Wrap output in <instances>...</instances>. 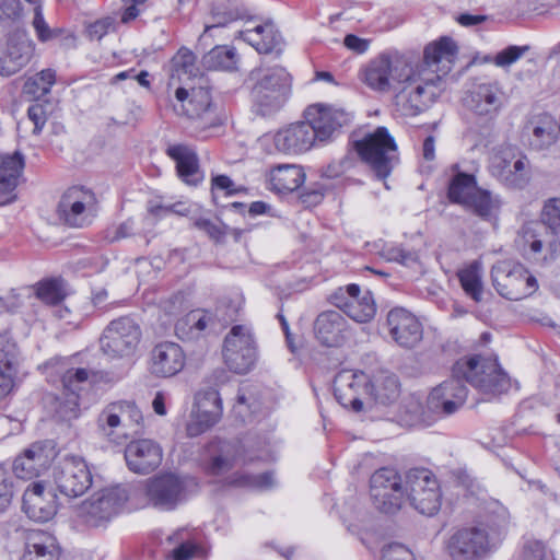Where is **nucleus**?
Returning a JSON list of instances; mask_svg holds the SVG:
<instances>
[{
	"label": "nucleus",
	"instance_id": "nucleus-1",
	"mask_svg": "<svg viewBox=\"0 0 560 560\" xmlns=\"http://www.w3.org/2000/svg\"><path fill=\"white\" fill-rule=\"evenodd\" d=\"M406 80H401L396 95V106L401 115L413 117L430 108L445 90L442 74L429 67L413 66Z\"/></svg>",
	"mask_w": 560,
	"mask_h": 560
},
{
	"label": "nucleus",
	"instance_id": "nucleus-2",
	"mask_svg": "<svg viewBox=\"0 0 560 560\" xmlns=\"http://www.w3.org/2000/svg\"><path fill=\"white\" fill-rule=\"evenodd\" d=\"M248 81L253 82L250 96L260 115H270L284 105L290 91V74L283 67H257L249 72Z\"/></svg>",
	"mask_w": 560,
	"mask_h": 560
},
{
	"label": "nucleus",
	"instance_id": "nucleus-3",
	"mask_svg": "<svg viewBox=\"0 0 560 560\" xmlns=\"http://www.w3.org/2000/svg\"><path fill=\"white\" fill-rule=\"evenodd\" d=\"M142 421V413L133 401L117 400L102 409L96 424L103 438L116 445H121L141 433Z\"/></svg>",
	"mask_w": 560,
	"mask_h": 560
},
{
	"label": "nucleus",
	"instance_id": "nucleus-4",
	"mask_svg": "<svg viewBox=\"0 0 560 560\" xmlns=\"http://www.w3.org/2000/svg\"><path fill=\"white\" fill-rule=\"evenodd\" d=\"M455 375H464L465 381L485 395L495 396L510 387L508 375L494 359L472 355L454 364Z\"/></svg>",
	"mask_w": 560,
	"mask_h": 560
},
{
	"label": "nucleus",
	"instance_id": "nucleus-5",
	"mask_svg": "<svg viewBox=\"0 0 560 560\" xmlns=\"http://www.w3.org/2000/svg\"><path fill=\"white\" fill-rule=\"evenodd\" d=\"M410 61L399 54H381L360 69L359 78L370 89L389 92L406 80Z\"/></svg>",
	"mask_w": 560,
	"mask_h": 560
},
{
	"label": "nucleus",
	"instance_id": "nucleus-6",
	"mask_svg": "<svg viewBox=\"0 0 560 560\" xmlns=\"http://www.w3.org/2000/svg\"><path fill=\"white\" fill-rule=\"evenodd\" d=\"M490 174L508 188L523 189L532 178L528 158L517 147L501 145L491 156Z\"/></svg>",
	"mask_w": 560,
	"mask_h": 560
},
{
	"label": "nucleus",
	"instance_id": "nucleus-7",
	"mask_svg": "<svg viewBox=\"0 0 560 560\" xmlns=\"http://www.w3.org/2000/svg\"><path fill=\"white\" fill-rule=\"evenodd\" d=\"M222 359L225 366L235 374H246L258 360V348L250 327L233 326L224 337Z\"/></svg>",
	"mask_w": 560,
	"mask_h": 560
},
{
	"label": "nucleus",
	"instance_id": "nucleus-8",
	"mask_svg": "<svg viewBox=\"0 0 560 560\" xmlns=\"http://www.w3.org/2000/svg\"><path fill=\"white\" fill-rule=\"evenodd\" d=\"M359 156L368 163L378 178H386L397 159L394 138L385 127H377L374 132L354 142Z\"/></svg>",
	"mask_w": 560,
	"mask_h": 560
},
{
	"label": "nucleus",
	"instance_id": "nucleus-9",
	"mask_svg": "<svg viewBox=\"0 0 560 560\" xmlns=\"http://www.w3.org/2000/svg\"><path fill=\"white\" fill-rule=\"evenodd\" d=\"M492 283L504 299L520 301L533 295L538 283L536 278L521 264L503 260L491 270Z\"/></svg>",
	"mask_w": 560,
	"mask_h": 560
},
{
	"label": "nucleus",
	"instance_id": "nucleus-10",
	"mask_svg": "<svg viewBox=\"0 0 560 560\" xmlns=\"http://www.w3.org/2000/svg\"><path fill=\"white\" fill-rule=\"evenodd\" d=\"M441 490L436 477L429 469L416 468L406 474L405 502L419 513L434 515L441 506Z\"/></svg>",
	"mask_w": 560,
	"mask_h": 560
},
{
	"label": "nucleus",
	"instance_id": "nucleus-11",
	"mask_svg": "<svg viewBox=\"0 0 560 560\" xmlns=\"http://www.w3.org/2000/svg\"><path fill=\"white\" fill-rule=\"evenodd\" d=\"M129 494L125 487L114 486L95 492L79 508V517L91 527L105 526L122 510Z\"/></svg>",
	"mask_w": 560,
	"mask_h": 560
},
{
	"label": "nucleus",
	"instance_id": "nucleus-12",
	"mask_svg": "<svg viewBox=\"0 0 560 560\" xmlns=\"http://www.w3.org/2000/svg\"><path fill=\"white\" fill-rule=\"evenodd\" d=\"M192 480L174 472H163L145 480L149 503L162 511L175 510L188 498Z\"/></svg>",
	"mask_w": 560,
	"mask_h": 560
},
{
	"label": "nucleus",
	"instance_id": "nucleus-13",
	"mask_svg": "<svg viewBox=\"0 0 560 560\" xmlns=\"http://www.w3.org/2000/svg\"><path fill=\"white\" fill-rule=\"evenodd\" d=\"M95 194L82 186H72L61 196L57 213L59 220L69 228L82 229L92 224L96 217Z\"/></svg>",
	"mask_w": 560,
	"mask_h": 560
},
{
	"label": "nucleus",
	"instance_id": "nucleus-14",
	"mask_svg": "<svg viewBox=\"0 0 560 560\" xmlns=\"http://www.w3.org/2000/svg\"><path fill=\"white\" fill-rule=\"evenodd\" d=\"M141 328L130 317L124 316L112 320L100 339L101 350L112 359H124L133 355L140 340Z\"/></svg>",
	"mask_w": 560,
	"mask_h": 560
},
{
	"label": "nucleus",
	"instance_id": "nucleus-15",
	"mask_svg": "<svg viewBox=\"0 0 560 560\" xmlns=\"http://www.w3.org/2000/svg\"><path fill=\"white\" fill-rule=\"evenodd\" d=\"M373 505L385 514H395L405 503V482L393 468H381L370 479Z\"/></svg>",
	"mask_w": 560,
	"mask_h": 560
},
{
	"label": "nucleus",
	"instance_id": "nucleus-16",
	"mask_svg": "<svg viewBox=\"0 0 560 560\" xmlns=\"http://www.w3.org/2000/svg\"><path fill=\"white\" fill-rule=\"evenodd\" d=\"M492 538L483 527H466L455 532L446 544L452 560H481L490 553Z\"/></svg>",
	"mask_w": 560,
	"mask_h": 560
},
{
	"label": "nucleus",
	"instance_id": "nucleus-17",
	"mask_svg": "<svg viewBox=\"0 0 560 560\" xmlns=\"http://www.w3.org/2000/svg\"><path fill=\"white\" fill-rule=\"evenodd\" d=\"M54 482L60 493L77 498L92 486V472L82 457L66 456L54 469Z\"/></svg>",
	"mask_w": 560,
	"mask_h": 560
},
{
	"label": "nucleus",
	"instance_id": "nucleus-18",
	"mask_svg": "<svg viewBox=\"0 0 560 560\" xmlns=\"http://www.w3.org/2000/svg\"><path fill=\"white\" fill-rule=\"evenodd\" d=\"M331 303L357 323H368L376 314V304L369 290L361 291L358 284L339 288L331 295Z\"/></svg>",
	"mask_w": 560,
	"mask_h": 560
},
{
	"label": "nucleus",
	"instance_id": "nucleus-19",
	"mask_svg": "<svg viewBox=\"0 0 560 560\" xmlns=\"http://www.w3.org/2000/svg\"><path fill=\"white\" fill-rule=\"evenodd\" d=\"M464 375H455L432 389L428 396V409L435 416H450L463 406L467 397Z\"/></svg>",
	"mask_w": 560,
	"mask_h": 560
},
{
	"label": "nucleus",
	"instance_id": "nucleus-20",
	"mask_svg": "<svg viewBox=\"0 0 560 560\" xmlns=\"http://www.w3.org/2000/svg\"><path fill=\"white\" fill-rule=\"evenodd\" d=\"M305 117L312 125L318 141L334 138L343 127L352 121V114L331 105L315 104L308 106Z\"/></svg>",
	"mask_w": 560,
	"mask_h": 560
},
{
	"label": "nucleus",
	"instance_id": "nucleus-21",
	"mask_svg": "<svg viewBox=\"0 0 560 560\" xmlns=\"http://www.w3.org/2000/svg\"><path fill=\"white\" fill-rule=\"evenodd\" d=\"M505 94L497 81L476 82L465 97L466 107L477 116L493 118L502 109Z\"/></svg>",
	"mask_w": 560,
	"mask_h": 560
},
{
	"label": "nucleus",
	"instance_id": "nucleus-22",
	"mask_svg": "<svg viewBox=\"0 0 560 560\" xmlns=\"http://www.w3.org/2000/svg\"><path fill=\"white\" fill-rule=\"evenodd\" d=\"M55 456V446L50 441L34 442L14 458L12 471L16 478L32 479L46 470Z\"/></svg>",
	"mask_w": 560,
	"mask_h": 560
},
{
	"label": "nucleus",
	"instance_id": "nucleus-23",
	"mask_svg": "<svg viewBox=\"0 0 560 560\" xmlns=\"http://www.w3.org/2000/svg\"><path fill=\"white\" fill-rule=\"evenodd\" d=\"M221 415L222 402L217 390L198 394L186 425L187 434L191 438L202 434L219 421Z\"/></svg>",
	"mask_w": 560,
	"mask_h": 560
},
{
	"label": "nucleus",
	"instance_id": "nucleus-24",
	"mask_svg": "<svg viewBox=\"0 0 560 560\" xmlns=\"http://www.w3.org/2000/svg\"><path fill=\"white\" fill-rule=\"evenodd\" d=\"M34 48L25 30L16 27L10 32L7 47L0 55V74L9 77L20 71L30 62Z\"/></svg>",
	"mask_w": 560,
	"mask_h": 560
},
{
	"label": "nucleus",
	"instance_id": "nucleus-25",
	"mask_svg": "<svg viewBox=\"0 0 560 560\" xmlns=\"http://www.w3.org/2000/svg\"><path fill=\"white\" fill-rule=\"evenodd\" d=\"M89 371L86 369H68L62 372V397L56 399V417L62 421L77 419L79 409V390L88 382Z\"/></svg>",
	"mask_w": 560,
	"mask_h": 560
},
{
	"label": "nucleus",
	"instance_id": "nucleus-26",
	"mask_svg": "<svg viewBox=\"0 0 560 560\" xmlns=\"http://www.w3.org/2000/svg\"><path fill=\"white\" fill-rule=\"evenodd\" d=\"M388 332L400 347L412 349L423 337V329L418 318L404 307L392 308L386 318Z\"/></svg>",
	"mask_w": 560,
	"mask_h": 560
},
{
	"label": "nucleus",
	"instance_id": "nucleus-27",
	"mask_svg": "<svg viewBox=\"0 0 560 560\" xmlns=\"http://www.w3.org/2000/svg\"><path fill=\"white\" fill-rule=\"evenodd\" d=\"M185 364L186 354L176 342H159L150 352L149 370L156 377H173L183 371Z\"/></svg>",
	"mask_w": 560,
	"mask_h": 560
},
{
	"label": "nucleus",
	"instance_id": "nucleus-28",
	"mask_svg": "<svg viewBox=\"0 0 560 560\" xmlns=\"http://www.w3.org/2000/svg\"><path fill=\"white\" fill-rule=\"evenodd\" d=\"M276 151L284 154H301L308 151L317 138L308 120L291 124L272 136Z\"/></svg>",
	"mask_w": 560,
	"mask_h": 560
},
{
	"label": "nucleus",
	"instance_id": "nucleus-29",
	"mask_svg": "<svg viewBox=\"0 0 560 560\" xmlns=\"http://www.w3.org/2000/svg\"><path fill=\"white\" fill-rule=\"evenodd\" d=\"M162 458V447L151 439H132L125 450L126 464L136 474H150L161 465Z\"/></svg>",
	"mask_w": 560,
	"mask_h": 560
},
{
	"label": "nucleus",
	"instance_id": "nucleus-30",
	"mask_svg": "<svg viewBox=\"0 0 560 560\" xmlns=\"http://www.w3.org/2000/svg\"><path fill=\"white\" fill-rule=\"evenodd\" d=\"M368 390V376L361 371L342 370L334 380V394L343 407L350 406L359 412L363 408L360 399L362 392Z\"/></svg>",
	"mask_w": 560,
	"mask_h": 560
},
{
	"label": "nucleus",
	"instance_id": "nucleus-31",
	"mask_svg": "<svg viewBox=\"0 0 560 560\" xmlns=\"http://www.w3.org/2000/svg\"><path fill=\"white\" fill-rule=\"evenodd\" d=\"M23 511L35 522H48L57 513L56 494L40 483H33L23 494Z\"/></svg>",
	"mask_w": 560,
	"mask_h": 560
},
{
	"label": "nucleus",
	"instance_id": "nucleus-32",
	"mask_svg": "<svg viewBox=\"0 0 560 560\" xmlns=\"http://www.w3.org/2000/svg\"><path fill=\"white\" fill-rule=\"evenodd\" d=\"M457 56V43L448 36H442L425 46L423 61L417 66L429 67L445 78L452 70Z\"/></svg>",
	"mask_w": 560,
	"mask_h": 560
},
{
	"label": "nucleus",
	"instance_id": "nucleus-33",
	"mask_svg": "<svg viewBox=\"0 0 560 560\" xmlns=\"http://www.w3.org/2000/svg\"><path fill=\"white\" fill-rule=\"evenodd\" d=\"M24 166L25 159L21 152L0 154V206L15 200Z\"/></svg>",
	"mask_w": 560,
	"mask_h": 560
},
{
	"label": "nucleus",
	"instance_id": "nucleus-34",
	"mask_svg": "<svg viewBox=\"0 0 560 560\" xmlns=\"http://www.w3.org/2000/svg\"><path fill=\"white\" fill-rule=\"evenodd\" d=\"M524 132L532 149L537 151L546 150L558 138L557 121L548 113L533 114L525 122Z\"/></svg>",
	"mask_w": 560,
	"mask_h": 560
},
{
	"label": "nucleus",
	"instance_id": "nucleus-35",
	"mask_svg": "<svg viewBox=\"0 0 560 560\" xmlns=\"http://www.w3.org/2000/svg\"><path fill=\"white\" fill-rule=\"evenodd\" d=\"M240 455V446L228 441H212L206 448L205 470L214 476L228 472L234 467Z\"/></svg>",
	"mask_w": 560,
	"mask_h": 560
},
{
	"label": "nucleus",
	"instance_id": "nucleus-36",
	"mask_svg": "<svg viewBox=\"0 0 560 560\" xmlns=\"http://www.w3.org/2000/svg\"><path fill=\"white\" fill-rule=\"evenodd\" d=\"M348 322L337 311H327L319 314L314 323L317 339L325 346L337 347L347 336Z\"/></svg>",
	"mask_w": 560,
	"mask_h": 560
},
{
	"label": "nucleus",
	"instance_id": "nucleus-37",
	"mask_svg": "<svg viewBox=\"0 0 560 560\" xmlns=\"http://www.w3.org/2000/svg\"><path fill=\"white\" fill-rule=\"evenodd\" d=\"M305 172L296 164H279L267 174V188L276 194H290L305 182Z\"/></svg>",
	"mask_w": 560,
	"mask_h": 560
},
{
	"label": "nucleus",
	"instance_id": "nucleus-38",
	"mask_svg": "<svg viewBox=\"0 0 560 560\" xmlns=\"http://www.w3.org/2000/svg\"><path fill=\"white\" fill-rule=\"evenodd\" d=\"M175 161L179 178L188 185L196 186L202 180L198 156L195 150L186 144H173L166 150Z\"/></svg>",
	"mask_w": 560,
	"mask_h": 560
},
{
	"label": "nucleus",
	"instance_id": "nucleus-39",
	"mask_svg": "<svg viewBox=\"0 0 560 560\" xmlns=\"http://www.w3.org/2000/svg\"><path fill=\"white\" fill-rule=\"evenodd\" d=\"M60 548L57 539L43 530H31L26 536L21 560H59Z\"/></svg>",
	"mask_w": 560,
	"mask_h": 560
},
{
	"label": "nucleus",
	"instance_id": "nucleus-40",
	"mask_svg": "<svg viewBox=\"0 0 560 560\" xmlns=\"http://www.w3.org/2000/svg\"><path fill=\"white\" fill-rule=\"evenodd\" d=\"M238 37L248 43L259 54H269L281 45V35L272 23L257 25L253 30L240 31Z\"/></svg>",
	"mask_w": 560,
	"mask_h": 560
},
{
	"label": "nucleus",
	"instance_id": "nucleus-41",
	"mask_svg": "<svg viewBox=\"0 0 560 560\" xmlns=\"http://www.w3.org/2000/svg\"><path fill=\"white\" fill-rule=\"evenodd\" d=\"M214 324L213 316L202 310L189 312L175 324V332L180 339H191Z\"/></svg>",
	"mask_w": 560,
	"mask_h": 560
},
{
	"label": "nucleus",
	"instance_id": "nucleus-42",
	"mask_svg": "<svg viewBox=\"0 0 560 560\" xmlns=\"http://www.w3.org/2000/svg\"><path fill=\"white\" fill-rule=\"evenodd\" d=\"M501 205L499 196L478 187L464 208L483 220H491L499 213Z\"/></svg>",
	"mask_w": 560,
	"mask_h": 560
},
{
	"label": "nucleus",
	"instance_id": "nucleus-43",
	"mask_svg": "<svg viewBox=\"0 0 560 560\" xmlns=\"http://www.w3.org/2000/svg\"><path fill=\"white\" fill-rule=\"evenodd\" d=\"M368 390L374 397L375 401L381 405H390L397 400L400 394L398 378L392 373H380L368 386Z\"/></svg>",
	"mask_w": 560,
	"mask_h": 560
},
{
	"label": "nucleus",
	"instance_id": "nucleus-44",
	"mask_svg": "<svg viewBox=\"0 0 560 560\" xmlns=\"http://www.w3.org/2000/svg\"><path fill=\"white\" fill-rule=\"evenodd\" d=\"M477 189L474 175L457 171L448 183L447 197L452 203L465 207Z\"/></svg>",
	"mask_w": 560,
	"mask_h": 560
},
{
	"label": "nucleus",
	"instance_id": "nucleus-45",
	"mask_svg": "<svg viewBox=\"0 0 560 560\" xmlns=\"http://www.w3.org/2000/svg\"><path fill=\"white\" fill-rule=\"evenodd\" d=\"M238 57L233 47L215 46L202 57V66L207 70L234 71L237 69Z\"/></svg>",
	"mask_w": 560,
	"mask_h": 560
},
{
	"label": "nucleus",
	"instance_id": "nucleus-46",
	"mask_svg": "<svg viewBox=\"0 0 560 560\" xmlns=\"http://www.w3.org/2000/svg\"><path fill=\"white\" fill-rule=\"evenodd\" d=\"M457 277L466 295L472 299L476 303L481 302L483 284L480 264L474 261L465 268H462L458 270Z\"/></svg>",
	"mask_w": 560,
	"mask_h": 560
},
{
	"label": "nucleus",
	"instance_id": "nucleus-47",
	"mask_svg": "<svg viewBox=\"0 0 560 560\" xmlns=\"http://www.w3.org/2000/svg\"><path fill=\"white\" fill-rule=\"evenodd\" d=\"M242 18L240 10L229 2H219L212 7L210 21L205 24L201 37L211 36L217 28L224 27Z\"/></svg>",
	"mask_w": 560,
	"mask_h": 560
},
{
	"label": "nucleus",
	"instance_id": "nucleus-48",
	"mask_svg": "<svg viewBox=\"0 0 560 560\" xmlns=\"http://www.w3.org/2000/svg\"><path fill=\"white\" fill-rule=\"evenodd\" d=\"M176 100L182 103V113L190 114V112L207 110L210 107V94L208 89H192L189 93L184 88H178L175 92Z\"/></svg>",
	"mask_w": 560,
	"mask_h": 560
},
{
	"label": "nucleus",
	"instance_id": "nucleus-49",
	"mask_svg": "<svg viewBox=\"0 0 560 560\" xmlns=\"http://www.w3.org/2000/svg\"><path fill=\"white\" fill-rule=\"evenodd\" d=\"M16 364V355L13 351L0 349V401L4 399L14 387Z\"/></svg>",
	"mask_w": 560,
	"mask_h": 560
},
{
	"label": "nucleus",
	"instance_id": "nucleus-50",
	"mask_svg": "<svg viewBox=\"0 0 560 560\" xmlns=\"http://www.w3.org/2000/svg\"><path fill=\"white\" fill-rule=\"evenodd\" d=\"M544 224L538 221H530L525 223L520 232H518V244L526 250V247L529 248V252L534 255L540 254L542 250V240L541 234L544 233Z\"/></svg>",
	"mask_w": 560,
	"mask_h": 560
},
{
	"label": "nucleus",
	"instance_id": "nucleus-51",
	"mask_svg": "<svg viewBox=\"0 0 560 560\" xmlns=\"http://www.w3.org/2000/svg\"><path fill=\"white\" fill-rule=\"evenodd\" d=\"M56 82V72L51 69H45L28 78L24 83V92L35 98L43 97L50 92Z\"/></svg>",
	"mask_w": 560,
	"mask_h": 560
},
{
	"label": "nucleus",
	"instance_id": "nucleus-52",
	"mask_svg": "<svg viewBox=\"0 0 560 560\" xmlns=\"http://www.w3.org/2000/svg\"><path fill=\"white\" fill-rule=\"evenodd\" d=\"M196 57L194 52L187 48H180L172 58V78L180 79L183 75L188 78L197 74Z\"/></svg>",
	"mask_w": 560,
	"mask_h": 560
},
{
	"label": "nucleus",
	"instance_id": "nucleus-53",
	"mask_svg": "<svg viewBox=\"0 0 560 560\" xmlns=\"http://www.w3.org/2000/svg\"><path fill=\"white\" fill-rule=\"evenodd\" d=\"M541 222L555 234H560V197H552L544 202Z\"/></svg>",
	"mask_w": 560,
	"mask_h": 560
},
{
	"label": "nucleus",
	"instance_id": "nucleus-54",
	"mask_svg": "<svg viewBox=\"0 0 560 560\" xmlns=\"http://www.w3.org/2000/svg\"><path fill=\"white\" fill-rule=\"evenodd\" d=\"M232 483L257 490H268L276 485V480L272 472L267 471L259 475H241L233 479Z\"/></svg>",
	"mask_w": 560,
	"mask_h": 560
},
{
	"label": "nucleus",
	"instance_id": "nucleus-55",
	"mask_svg": "<svg viewBox=\"0 0 560 560\" xmlns=\"http://www.w3.org/2000/svg\"><path fill=\"white\" fill-rule=\"evenodd\" d=\"M36 295L47 304H57L65 298L61 282L58 280H47L39 283Z\"/></svg>",
	"mask_w": 560,
	"mask_h": 560
},
{
	"label": "nucleus",
	"instance_id": "nucleus-56",
	"mask_svg": "<svg viewBox=\"0 0 560 560\" xmlns=\"http://www.w3.org/2000/svg\"><path fill=\"white\" fill-rule=\"evenodd\" d=\"M31 296L30 289L12 290L0 296V314L18 312Z\"/></svg>",
	"mask_w": 560,
	"mask_h": 560
},
{
	"label": "nucleus",
	"instance_id": "nucleus-57",
	"mask_svg": "<svg viewBox=\"0 0 560 560\" xmlns=\"http://www.w3.org/2000/svg\"><path fill=\"white\" fill-rule=\"evenodd\" d=\"M15 494L14 482L9 471L0 465V514L11 505Z\"/></svg>",
	"mask_w": 560,
	"mask_h": 560
},
{
	"label": "nucleus",
	"instance_id": "nucleus-58",
	"mask_svg": "<svg viewBox=\"0 0 560 560\" xmlns=\"http://www.w3.org/2000/svg\"><path fill=\"white\" fill-rule=\"evenodd\" d=\"M32 25L35 30L36 36L40 42L51 40L59 35V31L51 28L44 19L43 9L40 5H36L34 9V18Z\"/></svg>",
	"mask_w": 560,
	"mask_h": 560
},
{
	"label": "nucleus",
	"instance_id": "nucleus-59",
	"mask_svg": "<svg viewBox=\"0 0 560 560\" xmlns=\"http://www.w3.org/2000/svg\"><path fill=\"white\" fill-rule=\"evenodd\" d=\"M194 226L205 232L215 242L222 241L225 235V226L222 223L214 222L208 218L199 217L194 220Z\"/></svg>",
	"mask_w": 560,
	"mask_h": 560
},
{
	"label": "nucleus",
	"instance_id": "nucleus-60",
	"mask_svg": "<svg viewBox=\"0 0 560 560\" xmlns=\"http://www.w3.org/2000/svg\"><path fill=\"white\" fill-rule=\"evenodd\" d=\"M523 560H552V557L541 541L528 540L523 548Z\"/></svg>",
	"mask_w": 560,
	"mask_h": 560
},
{
	"label": "nucleus",
	"instance_id": "nucleus-61",
	"mask_svg": "<svg viewBox=\"0 0 560 560\" xmlns=\"http://www.w3.org/2000/svg\"><path fill=\"white\" fill-rule=\"evenodd\" d=\"M384 257L388 261H396L404 266H409L418 261L416 252L405 250L401 247H388L384 250Z\"/></svg>",
	"mask_w": 560,
	"mask_h": 560
},
{
	"label": "nucleus",
	"instance_id": "nucleus-62",
	"mask_svg": "<svg viewBox=\"0 0 560 560\" xmlns=\"http://www.w3.org/2000/svg\"><path fill=\"white\" fill-rule=\"evenodd\" d=\"M382 560H415V557L406 546L393 542L382 549Z\"/></svg>",
	"mask_w": 560,
	"mask_h": 560
},
{
	"label": "nucleus",
	"instance_id": "nucleus-63",
	"mask_svg": "<svg viewBox=\"0 0 560 560\" xmlns=\"http://www.w3.org/2000/svg\"><path fill=\"white\" fill-rule=\"evenodd\" d=\"M528 50V46H509L495 56V65L506 67L518 60Z\"/></svg>",
	"mask_w": 560,
	"mask_h": 560
},
{
	"label": "nucleus",
	"instance_id": "nucleus-64",
	"mask_svg": "<svg viewBox=\"0 0 560 560\" xmlns=\"http://www.w3.org/2000/svg\"><path fill=\"white\" fill-rule=\"evenodd\" d=\"M525 3L526 9L524 12L537 15L547 14L560 8V0H525Z\"/></svg>",
	"mask_w": 560,
	"mask_h": 560
}]
</instances>
